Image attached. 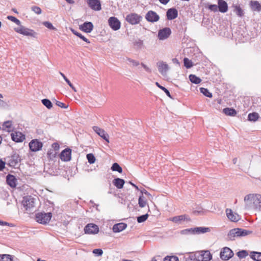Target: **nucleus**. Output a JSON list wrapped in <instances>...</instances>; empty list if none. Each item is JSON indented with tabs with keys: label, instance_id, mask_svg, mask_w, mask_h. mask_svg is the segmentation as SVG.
I'll use <instances>...</instances> for the list:
<instances>
[{
	"label": "nucleus",
	"instance_id": "56",
	"mask_svg": "<svg viewBox=\"0 0 261 261\" xmlns=\"http://www.w3.org/2000/svg\"><path fill=\"white\" fill-rule=\"evenodd\" d=\"M32 10L37 14H40L41 13V9L39 7L37 6L33 7Z\"/></svg>",
	"mask_w": 261,
	"mask_h": 261
},
{
	"label": "nucleus",
	"instance_id": "16",
	"mask_svg": "<svg viewBox=\"0 0 261 261\" xmlns=\"http://www.w3.org/2000/svg\"><path fill=\"white\" fill-rule=\"evenodd\" d=\"M93 129L100 137L103 138L108 143H109V136L103 129H101L98 126H94L93 127Z\"/></svg>",
	"mask_w": 261,
	"mask_h": 261
},
{
	"label": "nucleus",
	"instance_id": "17",
	"mask_svg": "<svg viewBox=\"0 0 261 261\" xmlns=\"http://www.w3.org/2000/svg\"><path fill=\"white\" fill-rule=\"evenodd\" d=\"M12 140L15 142H21L25 139V136L19 132H15L11 134Z\"/></svg>",
	"mask_w": 261,
	"mask_h": 261
},
{
	"label": "nucleus",
	"instance_id": "18",
	"mask_svg": "<svg viewBox=\"0 0 261 261\" xmlns=\"http://www.w3.org/2000/svg\"><path fill=\"white\" fill-rule=\"evenodd\" d=\"M89 7L95 11L101 10V4L99 0H87Z\"/></svg>",
	"mask_w": 261,
	"mask_h": 261
},
{
	"label": "nucleus",
	"instance_id": "30",
	"mask_svg": "<svg viewBox=\"0 0 261 261\" xmlns=\"http://www.w3.org/2000/svg\"><path fill=\"white\" fill-rule=\"evenodd\" d=\"M250 257L256 261H261V252L253 251L250 253Z\"/></svg>",
	"mask_w": 261,
	"mask_h": 261
},
{
	"label": "nucleus",
	"instance_id": "29",
	"mask_svg": "<svg viewBox=\"0 0 261 261\" xmlns=\"http://www.w3.org/2000/svg\"><path fill=\"white\" fill-rule=\"evenodd\" d=\"M223 113L227 116H234L236 115L237 112L233 108H226L223 110Z\"/></svg>",
	"mask_w": 261,
	"mask_h": 261
},
{
	"label": "nucleus",
	"instance_id": "31",
	"mask_svg": "<svg viewBox=\"0 0 261 261\" xmlns=\"http://www.w3.org/2000/svg\"><path fill=\"white\" fill-rule=\"evenodd\" d=\"M234 8V12L239 16L242 17L244 16V11L241 8L240 5H236L233 6Z\"/></svg>",
	"mask_w": 261,
	"mask_h": 261
},
{
	"label": "nucleus",
	"instance_id": "57",
	"mask_svg": "<svg viewBox=\"0 0 261 261\" xmlns=\"http://www.w3.org/2000/svg\"><path fill=\"white\" fill-rule=\"evenodd\" d=\"M7 164L6 162L3 161L2 159H0V171H3L5 167V165Z\"/></svg>",
	"mask_w": 261,
	"mask_h": 261
},
{
	"label": "nucleus",
	"instance_id": "3",
	"mask_svg": "<svg viewBox=\"0 0 261 261\" xmlns=\"http://www.w3.org/2000/svg\"><path fill=\"white\" fill-rule=\"evenodd\" d=\"M51 217V213H39L36 214L35 219L38 223L45 224L49 222Z\"/></svg>",
	"mask_w": 261,
	"mask_h": 261
},
{
	"label": "nucleus",
	"instance_id": "37",
	"mask_svg": "<svg viewBox=\"0 0 261 261\" xmlns=\"http://www.w3.org/2000/svg\"><path fill=\"white\" fill-rule=\"evenodd\" d=\"M41 102L42 104L48 109H50L53 107V105L51 101L48 99H43L41 100Z\"/></svg>",
	"mask_w": 261,
	"mask_h": 261
},
{
	"label": "nucleus",
	"instance_id": "64",
	"mask_svg": "<svg viewBox=\"0 0 261 261\" xmlns=\"http://www.w3.org/2000/svg\"><path fill=\"white\" fill-rule=\"evenodd\" d=\"M0 225H7L8 223L6 222L2 221L0 220Z\"/></svg>",
	"mask_w": 261,
	"mask_h": 261
},
{
	"label": "nucleus",
	"instance_id": "1",
	"mask_svg": "<svg viewBox=\"0 0 261 261\" xmlns=\"http://www.w3.org/2000/svg\"><path fill=\"white\" fill-rule=\"evenodd\" d=\"M252 233L251 231L242 229L234 228L231 229L228 233V237L230 240H233L236 237H244Z\"/></svg>",
	"mask_w": 261,
	"mask_h": 261
},
{
	"label": "nucleus",
	"instance_id": "35",
	"mask_svg": "<svg viewBox=\"0 0 261 261\" xmlns=\"http://www.w3.org/2000/svg\"><path fill=\"white\" fill-rule=\"evenodd\" d=\"M111 170L114 171H117L119 173L122 172V168L117 163H115L112 165V166L111 167Z\"/></svg>",
	"mask_w": 261,
	"mask_h": 261
},
{
	"label": "nucleus",
	"instance_id": "5",
	"mask_svg": "<svg viewBox=\"0 0 261 261\" xmlns=\"http://www.w3.org/2000/svg\"><path fill=\"white\" fill-rule=\"evenodd\" d=\"M35 200L34 197L28 196L23 197L22 202L26 210H31L35 206Z\"/></svg>",
	"mask_w": 261,
	"mask_h": 261
},
{
	"label": "nucleus",
	"instance_id": "51",
	"mask_svg": "<svg viewBox=\"0 0 261 261\" xmlns=\"http://www.w3.org/2000/svg\"><path fill=\"white\" fill-rule=\"evenodd\" d=\"M7 106V103L3 100V96L0 94V108H5Z\"/></svg>",
	"mask_w": 261,
	"mask_h": 261
},
{
	"label": "nucleus",
	"instance_id": "52",
	"mask_svg": "<svg viewBox=\"0 0 261 261\" xmlns=\"http://www.w3.org/2000/svg\"><path fill=\"white\" fill-rule=\"evenodd\" d=\"M255 199V196H254V194H248V195H247L245 197H244V201H252V200H254Z\"/></svg>",
	"mask_w": 261,
	"mask_h": 261
},
{
	"label": "nucleus",
	"instance_id": "59",
	"mask_svg": "<svg viewBox=\"0 0 261 261\" xmlns=\"http://www.w3.org/2000/svg\"><path fill=\"white\" fill-rule=\"evenodd\" d=\"M141 65L142 67L145 70V71L147 72L150 73L151 72V70L150 68L147 67L146 65H145L143 63H141Z\"/></svg>",
	"mask_w": 261,
	"mask_h": 261
},
{
	"label": "nucleus",
	"instance_id": "44",
	"mask_svg": "<svg viewBox=\"0 0 261 261\" xmlns=\"http://www.w3.org/2000/svg\"><path fill=\"white\" fill-rule=\"evenodd\" d=\"M126 60L130 63L133 67H136L140 65L139 61L132 59L130 58H126Z\"/></svg>",
	"mask_w": 261,
	"mask_h": 261
},
{
	"label": "nucleus",
	"instance_id": "43",
	"mask_svg": "<svg viewBox=\"0 0 261 261\" xmlns=\"http://www.w3.org/2000/svg\"><path fill=\"white\" fill-rule=\"evenodd\" d=\"M148 217V215L146 214L137 217V222L138 223H142L145 221Z\"/></svg>",
	"mask_w": 261,
	"mask_h": 261
},
{
	"label": "nucleus",
	"instance_id": "45",
	"mask_svg": "<svg viewBox=\"0 0 261 261\" xmlns=\"http://www.w3.org/2000/svg\"><path fill=\"white\" fill-rule=\"evenodd\" d=\"M238 256L240 258H243L248 255V252L246 250H242L237 252Z\"/></svg>",
	"mask_w": 261,
	"mask_h": 261
},
{
	"label": "nucleus",
	"instance_id": "2",
	"mask_svg": "<svg viewBox=\"0 0 261 261\" xmlns=\"http://www.w3.org/2000/svg\"><path fill=\"white\" fill-rule=\"evenodd\" d=\"M4 159L7 164L13 168H16L18 166L21 160L20 155L16 152L13 153L10 156H7Z\"/></svg>",
	"mask_w": 261,
	"mask_h": 261
},
{
	"label": "nucleus",
	"instance_id": "36",
	"mask_svg": "<svg viewBox=\"0 0 261 261\" xmlns=\"http://www.w3.org/2000/svg\"><path fill=\"white\" fill-rule=\"evenodd\" d=\"M12 122L11 121H7L5 122L3 124V126L5 128H7V131L9 132H10L12 130Z\"/></svg>",
	"mask_w": 261,
	"mask_h": 261
},
{
	"label": "nucleus",
	"instance_id": "55",
	"mask_svg": "<svg viewBox=\"0 0 261 261\" xmlns=\"http://www.w3.org/2000/svg\"><path fill=\"white\" fill-rule=\"evenodd\" d=\"M56 104L57 106L62 108L66 109L68 107V106H66L64 103L59 101H56Z\"/></svg>",
	"mask_w": 261,
	"mask_h": 261
},
{
	"label": "nucleus",
	"instance_id": "4",
	"mask_svg": "<svg viewBox=\"0 0 261 261\" xmlns=\"http://www.w3.org/2000/svg\"><path fill=\"white\" fill-rule=\"evenodd\" d=\"M142 19V17L141 15L135 13H132L126 15L125 20L129 23L135 25L140 23Z\"/></svg>",
	"mask_w": 261,
	"mask_h": 261
},
{
	"label": "nucleus",
	"instance_id": "9",
	"mask_svg": "<svg viewBox=\"0 0 261 261\" xmlns=\"http://www.w3.org/2000/svg\"><path fill=\"white\" fill-rule=\"evenodd\" d=\"M211 231V229L209 227H195L191 228L190 229H185L182 231V233L185 232L189 231L192 232L193 233H204L206 232H208Z\"/></svg>",
	"mask_w": 261,
	"mask_h": 261
},
{
	"label": "nucleus",
	"instance_id": "21",
	"mask_svg": "<svg viewBox=\"0 0 261 261\" xmlns=\"http://www.w3.org/2000/svg\"><path fill=\"white\" fill-rule=\"evenodd\" d=\"M80 29L86 33H90L93 30V25L91 22H85L80 26Z\"/></svg>",
	"mask_w": 261,
	"mask_h": 261
},
{
	"label": "nucleus",
	"instance_id": "22",
	"mask_svg": "<svg viewBox=\"0 0 261 261\" xmlns=\"http://www.w3.org/2000/svg\"><path fill=\"white\" fill-rule=\"evenodd\" d=\"M16 178L13 175L8 174L6 177L7 183L11 188H14L16 186Z\"/></svg>",
	"mask_w": 261,
	"mask_h": 261
},
{
	"label": "nucleus",
	"instance_id": "7",
	"mask_svg": "<svg viewBox=\"0 0 261 261\" xmlns=\"http://www.w3.org/2000/svg\"><path fill=\"white\" fill-rule=\"evenodd\" d=\"M146 20L149 22L154 23L157 22L160 19L159 15L152 10L149 11L145 15Z\"/></svg>",
	"mask_w": 261,
	"mask_h": 261
},
{
	"label": "nucleus",
	"instance_id": "49",
	"mask_svg": "<svg viewBox=\"0 0 261 261\" xmlns=\"http://www.w3.org/2000/svg\"><path fill=\"white\" fill-rule=\"evenodd\" d=\"M43 24L45 27L47 28L48 29H49L50 30H56V28L51 23H50L49 21H44L43 22Z\"/></svg>",
	"mask_w": 261,
	"mask_h": 261
},
{
	"label": "nucleus",
	"instance_id": "47",
	"mask_svg": "<svg viewBox=\"0 0 261 261\" xmlns=\"http://www.w3.org/2000/svg\"><path fill=\"white\" fill-rule=\"evenodd\" d=\"M164 261H178V258L176 256H167L164 258Z\"/></svg>",
	"mask_w": 261,
	"mask_h": 261
},
{
	"label": "nucleus",
	"instance_id": "50",
	"mask_svg": "<svg viewBox=\"0 0 261 261\" xmlns=\"http://www.w3.org/2000/svg\"><path fill=\"white\" fill-rule=\"evenodd\" d=\"M205 8H207L209 10L213 12H217L218 11V6L216 5H208V6L205 7Z\"/></svg>",
	"mask_w": 261,
	"mask_h": 261
},
{
	"label": "nucleus",
	"instance_id": "11",
	"mask_svg": "<svg viewBox=\"0 0 261 261\" xmlns=\"http://www.w3.org/2000/svg\"><path fill=\"white\" fill-rule=\"evenodd\" d=\"M171 34V30L169 28H165L158 31V37L160 40H165Z\"/></svg>",
	"mask_w": 261,
	"mask_h": 261
},
{
	"label": "nucleus",
	"instance_id": "53",
	"mask_svg": "<svg viewBox=\"0 0 261 261\" xmlns=\"http://www.w3.org/2000/svg\"><path fill=\"white\" fill-rule=\"evenodd\" d=\"M92 252L97 256H101L103 253V251L101 249H95Z\"/></svg>",
	"mask_w": 261,
	"mask_h": 261
},
{
	"label": "nucleus",
	"instance_id": "46",
	"mask_svg": "<svg viewBox=\"0 0 261 261\" xmlns=\"http://www.w3.org/2000/svg\"><path fill=\"white\" fill-rule=\"evenodd\" d=\"M146 204V201L143 196H140L139 198V205L141 207H144Z\"/></svg>",
	"mask_w": 261,
	"mask_h": 261
},
{
	"label": "nucleus",
	"instance_id": "24",
	"mask_svg": "<svg viewBox=\"0 0 261 261\" xmlns=\"http://www.w3.org/2000/svg\"><path fill=\"white\" fill-rule=\"evenodd\" d=\"M127 227V224L124 223H119L114 225L113 230L114 232H119Z\"/></svg>",
	"mask_w": 261,
	"mask_h": 261
},
{
	"label": "nucleus",
	"instance_id": "27",
	"mask_svg": "<svg viewBox=\"0 0 261 261\" xmlns=\"http://www.w3.org/2000/svg\"><path fill=\"white\" fill-rule=\"evenodd\" d=\"M124 183H125L124 180L123 179L120 178H115L113 180V184L118 189L122 188Z\"/></svg>",
	"mask_w": 261,
	"mask_h": 261
},
{
	"label": "nucleus",
	"instance_id": "63",
	"mask_svg": "<svg viewBox=\"0 0 261 261\" xmlns=\"http://www.w3.org/2000/svg\"><path fill=\"white\" fill-rule=\"evenodd\" d=\"M142 193H144L146 195H149V193L145 189H143L142 191H141Z\"/></svg>",
	"mask_w": 261,
	"mask_h": 261
},
{
	"label": "nucleus",
	"instance_id": "34",
	"mask_svg": "<svg viewBox=\"0 0 261 261\" xmlns=\"http://www.w3.org/2000/svg\"><path fill=\"white\" fill-rule=\"evenodd\" d=\"M71 31L73 33V34H74L76 36H78L79 38H80L83 41H85L87 43H90V41L88 39H87L86 37H85L83 35H82L81 33L77 32V31H76L75 30H74V29H71Z\"/></svg>",
	"mask_w": 261,
	"mask_h": 261
},
{
	"label": "nucleus",
	"instance_id": "42",
	"mask_svg": "<svg viewBox=\"0 0 261 261\" xmlns=\"http://www.w3.org/2000/svg\"><path fill=\"white\" fill-rule=\"evenodd\" d=\"M86 157L90 164H93L95 162V158L92 153L87 154Z\"/></svg>",
	"mask_w": 261,
	"mask_h": 261
},
{
	"label": "nucleus",
	"instance_id": "28",
	"mask_svg": "<svg viewBox=\"0 0 261 261\" xmlns=\"http://www.w3.org/2000/svg\"><path fill=\"white\" fill-rule=\"evenodd\" d=\"M170 220L174 223H178L180 221L183 220H189L186 215H180L178 216H175L170 219Z\"/></svg>",
	"mask_w": 261,
	"mask_h": 261
},
{
	"label": "nucleus",
	"instance_id": "13",
	"mask_svg": "<svg viewBox=\"0 0 261 261\" xmlns=\"http://www.w3.org/2000/svg\"><path fill=\"white\" fill-rule=\"evenodd\" d=\"M42 143L37 139L32 140L29 143V147L31 151L36 152L41 149Z\"/></svg>",
	"mask_w": 261,
	"mask_h": 261
},
{
	"label": "nucleus",
	"instance_id": "54",
	"mask_svg": "<svg viewBox=\"0 0 261 261\" xmlns=\"http://www.w3.org/2000/svg\"><path fill=\"white\" fill-rule=\"evenodd\" d=\"M184 258L185 259V261H197L195 257L190 255H187V256H185Z\"/></svg>",
	"mask_w": 261,
	"mask_h": 261
},
{
	"label": "nucleus",
	"instance_id": "14",
	"mask_svg": "<svg viewBox=\"0 0 261 261\" xmlns=\"http://www.w3.org/2000/svg\"><path fill=\"white\" fill-rule=\"evenodd\" d=\"M84 231L85 233L96 234L99 231V228L96 224L89 223L85 227Z\"/></svg>",
	"mask_w": 261,
	"mask_h": 261
},
{
	"label": "nucleus",
	"instance_id": "25",
	"mask_svg": "<svg viewBox=\"0 0 261 261\" xmlns=\"http://www.w3.org/2000/svg\"><path fill=\"white\" fill-rule=\"evenodd\" d=\"M212 258V254L209 251L207 250L202 252L199 260L201 261H210Z\"/></svg>",
	"mask_w": 261,
	"mask_h": 261
},
{
	"label": "nucleus",
	"instance_id": "60",
	"mask_svg": "<svg viewBox=\"0 0 261 261\" xmlns=\"http://www.w3.org/2000/svg\"><path fill=\"white\" fill-rule=\"evenodd\" d=\"M52 147L54 148V149L56 151L58 150L60 148L59 144L58 143H54L52 144Z\"/></svg>",
	"mask_w": 261,
	"mask_h": 261
},
{
	"label": "nucleus",
	"instance_id": "38",
	"mask_svg": "<svg viewBox=\"0 0 261 261\" xmlns=\"http://www.w3.org/2000/svg\"><path fill=\"white\" fill-rule=\"evenodd\" d=\"M200 91L206 97L211 98L213 96L211 92H210L207 89L204 88H200Z\"/></svg>",
	"mask_w": 261,
	"mask_h": 261
},
{
	"label": "nucleus",
	"instance_id": "19",
	"mask_svg": "<svg viewBox=\"0 0 261 261\" xmlns=\"http://www.w3.org/2000/svg\"><path fill=\"white\" fill-rule=\"evenodd\" d=\"M226 215L228 218L233 222H237L240 220V216L237 213H234L231 210L226 209Z\"/></svg>",
	"mask_w": 261,
	"mask_h": 261
},
{
	"label": "nucleus",
	"instance_id": "20",
	"mask_svg": "<svg viewBox=\"0 0 261 261\" xmlns=\"http://www.w3.org/2000/svg\"><path fill=\"white\" fill-rule=\"evenodd\" d=\"M167 18L168 20H173L178 16V11L175 8H170L166 12Z\"/></svg>",
	"mask_w": 261,
	"mask_h": 261
},
{
	"label": "nucleus",
	"instance_id": "15",
	"mask_svg": "<svg viewBox=\"0 0 261 261\" xmlns=\"http://www.w3.org/2000/svg\"><path fill=\"white\" fill-rule=\"evenodd\" d=\"M71 149L66 148L64 149L60 154V159L64 162H68L71 160Z\"/></svg>",
	"mask_w": 261,
	"mask_h": 261
},
{
	"label": "nucleus",
	"instance_id": "33",
	"mask_svg": "<svg viewBox=\"0 0 261 261\" xmlns=\"http://www.w3.org/2000/svg\"><path fill=\"white\" fill-rule=\"evenodd\" d=\"M190 81L194 84H197L201 82V80L194 74H190L189 75Z\"/></svg>",
	"mask_w": 261,
	"mask_h": 261
},
{
	"label": "nucleus",
	"instance_id": "58",
	"mask_svg": "<svg viewBox=\"0 0 261 261\" xmlns=\"http://www.w3.org/2000/svg\"><path fill=\"white\" fill-rule=\"evenodd\" d=\"M254 196L255 199L254 200L257 202L258 203H261V195L260 194H256Z\"/></svg>",
	"mask_w": 261,
	"mask_h": 261
},
{
	"label": "nucleus",
	"instance_id": "48",
	"mask_svg": "<svg viewBox=\"0 0 261 261\" xmlns=\"http://www.w3.org/2000/svg\"><path fill=\"white\" fill-rule=\"evenodd\" d=\"M7 18H8V19L15 22L17 25H20V23H21L20 21L15 17L12 16H8Z\"/></svg>",
	"mask_w": 261,
	"mask_h": 261
},
{
	"label": "nucleus",
	"instance_id": "26",
	"mask_svg": "<svg viewBox=\"0 0 261 261\" xmlns=\"http://www.w3.org/2000/svg\"><path fill=\"white\" fill-rule=\"evenodd\" d=\"M250 6L252 11L259 12L261 10V5L258 1H250Z\"/></svg>",
	"mask_w": 261,
	"mask_h": 261
},
{
	"label": "nucleus",
	"instance_id": "62",
	"mask_svg": "<svg viewBox=\"0 0 261 261\" xmlns=\"http://www.w3.org/2000/svg\"><path fill=\"white\" fill-rule=\"evenodd\" d=\"M161 3L164 5L167 4L170 0H159Z\"/></svg>",
	"mask_w": 261,
	"mask_h": 261
},
{
	"label": "nucleus",
	"instance_id": "61",
	"mask_svg": "<svg viewBox=\"0 0 261 261\" xmlns=\"http://www.w3.org/2000/svg\"><path fill=\"white\" fill-rule=\"evenodd\" d=\"M67 83L68 85L74 90V91L76 92V90L75 88L74 87V86L71 84V83L70 82V81H67Z\"/></svg>",
	"mask_w": 261,
	"mask_h": 261
},
{
	"label": "nucleus",
	"instance_id": "32",
	"mask_svg": "<svg viewBox=\"0 0 261 261\" xmlns=\"http://www.w3.org/2000/svg\"><path fill=\"white\" fill-rule=\"evenodd\" d=\"M259 118V115L257 113L253 112L250 113L248 116V119L250 121L255 122Z\"/></svg>",
	"mask_w": 261,
	"mask_h": 261
},
{
	"label": "nucleus",
	"instance_id": "23",
	"mask_svg": "<svg viewBox=\"0 0 261 261\" xmlns=\"http://www.w3.org/2000/svg\"><path fill=\"white\" fill-rule=\"evenodd\" d=\"M218 9L222 13H225L228 10V6L227 3L224 0H218Z\"/></svg>",
	"mask_w": 261,
	"mask_h": 261
},
{
	"label": "nucleus",
	"instance_id": "6",
	"mask_svg": "<svg viewBox=\"0 0 261 261\" xmlns=\"http://www.w3.org/2000/svg\"><path fill=\"white\" fill-rule=\"evenodd\" d=\"M14 30L16 32L25 36L35 37L36 35V33L33 30L26 28L22 25H20L18 28H15Z\"/></svg>",
	"mask_w": 261,
	"mask_h": 261
},
{
	"label": "nucleus",
	"instance_id": "40",
	"mask_svg": "<svg viewBox=\"0 0 261 261\" xmlns=\"http://www.w3.org/2000/svg\"><path fill=\"white\" fill-rule=\"evenodd\" d=\"M155 85L158 86V87H159L160 89H161V90H162L163 91H164V92L166 94V95L169 97L170 98H172L171 95H170V93L169 91V90L166 89L165 87L161 86V85H160V84L158 83V82H156L155 83Z\"/></svg>",
	"mask_w": 261,
	"mask_h": 261
},
{
	"label": "nucleus",
	"instance_id": "39",
	"mask_svg": "<svg viewBox=\"0 0 261 261\" xmlns=\"http://www.w3.org/2000/svg\"><path fill=\"white\" fill-rule=\"evenodd\" d=\"M0 261H12V256L9 254L1 255Z\"/></svg>",
	"mask_w": 261,
	"mask_h": 261
},
{
	"label": "nucleus",
	"instance_id": "41",
	"mask_svg": "<svg viewBox=\"0 0 261 261\" xmlns=\"http://www.w3.org/2000/svg\"><path fill=\"white\" fill-rule=\"evenodd\" d=\"M184 66L187 68H190L191 67H192L193 66L192 62L191 60H189L187 58H184Z\"/></svg>",
	"mask_w": 261,
	"mask_h": 261
},
{
	"label": "nucleus",
	"instance_id": "12",
	"mask_svg": "<svg viewBox=\"0 0 261 261\" xmlns=\"http://www.w3.org/2000/svg\"><path fill=\"white\" fill-rule=\"evenodd\" d=\"M156 65L159 72L164 76L167 75V72L169 70L168 65L165 62L159 61Z\"/></svg>",
	"mask_w": 261,
	"mask_h": 261
},
{
	"label": "nucleus",
	"instance_id": "8",
	"mask_svg": "<svg viewBox=\"0 0 261 261\" xmlns=\"http://www.w3.org/2000/svg\"><path fill=\"white\" fill-rule=\"evenodd\" d=\"M233 255L232 251L228 247H225L221 251L220 256L222 260H227Z\"/></svg>",
	"mask_w": 261,
	"mask_h": 261
},
{
	"label": "nucleus",
	"instance_id": "10",
	"mask_svg": "<svg viewBox=\"0 0 261 261\" xmlns=\"http://www.w3.org/2000/svg\"><path fill=\"white\" fill-rule=\"evenodd\" d=\"M108 23L110 28L114 31H117L120 28L121 22L118 19L112 16L109 18Z\"/></svg>",
	"mask_w": 261,
	"mask_h": 261
}]
</instances>
